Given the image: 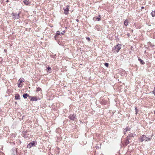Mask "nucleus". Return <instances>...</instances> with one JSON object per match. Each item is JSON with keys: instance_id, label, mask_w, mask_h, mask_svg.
I'll return each instance as SVG.
<instances>
[{"instance_id": "nucleus-1", "label": "nucleus", "mask_w": 155, "mask_h": 155, "mask_svg": "<svg viewBox=\"0 0 155 155\" xmlns=\"http://www.w3.org/2000/svg\"><path fill=\"white\" fill-rule=\"evenodd\" d=\"M152 137V136L151 137V138H148L146 137L145 135H143L141 136L140 141L142 142L143 141H148L150 140L151 139Z\"/></svg>"}, {"instance_id": "nucleus-2", "label": "nucleus", "mask_w": 155, "mask_h": 155, "mask_svg": "<svg viewBox=\"0 0 155 155\" xmlns=\"http://www.w3.org/2000/svg\"><path fill=\"white\" fill-rule=\"evenodd\" d=\"M114 48L115 52H118L121 48V45L118 44L117 45L114 47Z\"/></svg>"}, {"instance_id": "nucleus-3", "label": "nucleus", "mask_w": 155, "mask_h": 155, "mask_svg": "<svg viewBox=\"0 0 155 155\" xmlns=\"http://www.w3.org/2000/svg\"><path fill=\"white\" fill-rule=\"evenodd\" d=\"M37 144V142L36 141H33L29 143L27 145V147L30 148L32 147L35 146V145Z\"/></svg>"}, {"instance_id": "nucleus-4", "label": "nucleus", "mask_w": 155, "mask_h": 155, "mask_svg": "<svg viewBox=\"0 0 155 155\" xmlns=\"http://www.w3.org/2000/svg\"><path fill=\"white\" fill-rule=\"evenodd\" d=\"M69 6L68 5L66 6L65 8H64V13L65 15H67L68 13Z\"/></svg>"}, {"instance_id": "nucleus-5", "label": "nucleus", "mask_w": 155, "mask_h": 155, "mask_svg": "<svg viewBox=\"0 0 155 155\" xmlns=\"http://www.w3.org/2000/svg\"><path fill=\"white\" fill-rule=\"evenodd\" d=\"M19 14L13 13L12 15L13 16V18L14 19H18L19 18Z\"/></svg>"}, {"instance_id": "nucleus-6", "label": "nucleus", "mask_w": 155, "mask_h": 155, "mask_svg": "<svg viewBox=\"0 0 155 155\" xmlns=\"http://www.w3.org/2000/svg\"><path fill=\"white\" fill-rule=\"evenodd\" d=\"M75 116L76 115H71L68 117L71 120H74Z\"/></svg>"}, {"instance_id": "nucleus-7", "label": "nucleus", "mask_w": 155, "mask_h": 155, "mask_svg": "<svg viewBox=\"0 0 155 155\" xmlns=\"http://www.w3.org/2000/svg\"><path fill=\"white\" fill-rule=\"evenodd\" d=\"M129 140H130V138H127V137L126 138L125 140V144L126 145H127L130 142L129 141Z\"/></svg>"}, {"instance_id": "nucleus-8", "label": "nucleus", "mask_w": 155, "mask_h": 155, "mask_svg": "<svg viewBox=\"0 0 155 155\" xmlns=\"http://www.w3.org/2000/svg\"><path fill=\"white\" fill-rule=\"evenodd\" d=\"M100 18V17H95L93 18V20L95 21H97V20L98 21H100L101 20Z\"/></svg>"}, {"instance_id": "nucleus-9", "label": "nucleus", "mask_w": 155, "mask_h": 155, "mask_svg": "<svg viewBox=\"0 0 155 155\" xmlns=\"http://www.w3.org/2000/svg\"><path fill=\"white\" fill-rule=\"evenodd\" d=\"M130 128L128 127H127L126 128H125L124 131V134H126V132L127 131L130 130Z\"/></svg>"}, {"instance_id": "nucleus-10", "label": "nucleus", "mask_w": 155, "mask_h": 155, "mask_svg": "<svg viewBox=\"0 0 155 155\" xmlns=\"http://www.w3.org/2000/svg\"><path fill=\"white\" fill-rule=\"evenodd\" d=\"M23 2L24 4L26 5H28L30 3V2L29 1L27 0H24L23 1Z\"/></svg>"}, {"instance_id": "nucleus-11", "label": "nucleus", "mask_w": 155, "mask_h": 155, "mask_svg": "<svg viewBox=\"0 0 155 155\" xmlns=\"http://www.w3.org/2000/svg\"><path fill=\"white\" fill-rule=\"evenodd\" d=\"M47 69H48L47 72L48 73H50L51 72V68L50 67H48Z\"/></svg>"}, {"instance_id": "nucleus-12", "label": "nucleus", "mask_w": 155, "mask_h": 155, "mask_svg": "<svg viewBox=\"0 0 155 155\" xmlns=\"http://www.w3.org/2000/svg\"><path fill=\"white\" fill-rule=\"evenodd\" d=\"M138 61L140 62L142 64H145L144 62L140 58H138Z\"/></svg>"}, {"instance_id": "nucleus-13", "label": "nucleus", "mask_w": 155, "mask_h": 155, "mask_svg": "<svg viewBox=\"0 0 155 155\" xmlns=\"http://www.w3.org/2000/svg\"><path fill=\"white\" fill-rule=\"evenodd\" d=\"M134 136L133 134H128V136L127 137V138H130V137H132Z\"/></svg>"}, {"instance_id": "nucleus-14", "label": "nucleus", "mask_w": 155, "mask_h": 155, "mask_svg": "<svg viewBox=\"0 0 155 155\" xmlns=\"http://www.w3.org/2000/svg\"><path fill=\"white\" fill-rule=\"evenodd\" d=\"M31 100L33 101H36L37 100L36 97H32Z\"/></svg>"}, {"instance_id": "nucleus-15", "label": "nucleus", "mask_w": 155, "mask_h": 155, "mask_svg": "<svg viewBox=\"0 0 155 155\" xmlns=\"http://www.w3.org/2000/svg\"><path fill=\"white\" fill-rule=\"evenodd\" d=\"M28 96H29V95L28 94H23V97L25 99Z\"/></svg>"}, {"instance_id": "nucleus-16", "label": "nucleus", "mask_w": 155, "mask_h": 155, "mask_svg": "<svg viewBox=\"0 0 155 155\" xmlns=\"http://www.w3.org/2000/svg\"><path fill=\"white\" fill-rule=\"evenodd\" d=\"M124 25L125 26H127L128 24V22L127 20H126L124 22Z\"/></svg>"}, {"instance_id": "nucleus-17", "label": "nucleus", "mask_w": 155, "mask_h": 155, "mask_svg": "<svg viewBox=\"0 0 155 155\" xmlns=\"http://www.w3.org/2000/svg\"><path fill=\"white\" fill-rule=\"evenodd\" d=\"M15 98L16 99L18 100L20 99V95L18 94H17L15 96Z\"/></svg>"}, {"instance_id": "nucleus-18", "label": "nucleus", "mask_w": 155, "mask_h": 155, "mask_svg": "<svg viewBox=\"0 0 155 155\" xmlns=\"http://www.w3.org/2000/svg\"><path fill=\"white\" fill-rule=\"evenodd\" d=\"M12 151H15V152H14L13 153V154L14 155H16V154L17 153H16V149L15 148H14L12 149Z\"/></svg>"}, {"instance_id": "nucleus-19", "label": "nucleus", "mask_w": 155, "mask_h": 155, "mask_svg": "<svg viewBox=\"0 0 155 155\" xmlns=\"http://www.w3.org/2000/svg\"><path fill=\"white\" fill-rule=\"evenodd\" d=\"M24 79L23 78H20L19 80V81L20 82V83L24 82Z\"/></svg>"}, {"instance_id": "nucleus-20", "label": "nucleus", "mask_w": 155, "mask_h": 155, "mask_svg": "<svg viewBox=\"0 0 155 155\" xmlns=\"http://www.w3.org/2000/svg\"><path fill=\"white\" fill-rule=\"evenodd\" d=\"M151 15L153 17L155 16V10L154 11H152L151 13Z\"/></svg>"}, {"instance_id": "nucleus-21", "label": "nucleus", "mask_w": 155, "mask_h": 155, "mask_svg": "<svg viewBox=\"0 0 155 155\" xmlns=\"http://www.w3.org/2000/svg\"><path fill=\"white\" fill-rule=\"evenodd\" d=\"M60 32L59 31H57L56 35H60Z\"/></svg>"}, {"instance_id": "nucleus-22", "label": "nucleus", "mask_w": 155, "mask_h": 155, "mask_svg": "<svg viewBox=\"0 0 155 155\" xmlns=\"http://www.w3.org/2000/svg\"><path fill=\"white\" fill-rule=\"evenodd\" d=\"M41 88L40 87H38L37 88V90H36V91H40L41 90Z\"/></svg>"}, {"instance_id": "nucleus-23", "label": "nucleus", "mask_w": 155, "mask_h": 155, "mask_svg": "<svg viewBox=\"0 0 155 155\" xmlns=\"http://www.w3.org/2000/svg\"><path fill=\"white\" fill-rule=\"evenodd\" d=\"M152 93L155 96V87L154 88L153 91L152 92Z\"/></svg>"}, {"instance_id": "nucleus-24", "label": "nucleus", "mask_w": 155, "mask_h": 155, "mask_svg": "<svg viewBox=\"0 0 155 155\" xmlns=\"http://www.w3.org/2000/svg\"><path fill=\"white\" fill-rule=\"evenodd\" d=\"M104 65L105 66H106L107 67H108V64L107 63H106L104 64Z\"/></svg>"}, {"instance_id": "nucleus-25", "label": "nucleus", "mask_w": 155, "mask_h": 155, "mask_svg": "<svg viewBox=\"0 0 155 155\" xmlns=\"http://www.w3.org/2000/svg\"><path fill=\"white\" fill-rule=\"evenodd\" d=\"M86 39H87V41H90V38H89V37H87V38H86Z\"/></svg>"}, {"instance_id": "nucleus-26", "label": "nucleus", "mask_w": 155, "mask_h": 155, "mask_svg": "<svg viewBox=\"0 0 155 155\" xmlns=\"http://www.w3.org/2000/svg\"><path fill=\"white\" fill-rule=\"evenodd\" d=\"M64 33H65V31H62V32H61V35H64Z\"/></svg>"}, {"instance_id": "nucleus-27", "label": "nucleus", "mask_w": 155, "mask_h": 155, "mask_svg": "<svg viewBox=\"0 0 155 155\" xmlns=\"http://www.w3.org/2000/svg\"><path fill=\"white\" fill-rule=\"evenodd\" d=\"M76 21H77V22H78V21H79V20H78V19H76Z\"/></svg>"}, {"instance_id": "nucleus-28", "label": "nucleus", "mask_w": 155, "mask_h": 155, "mask_svg": "<svg viewBox=\"0 0 155 155\" xmlns=\"http://www.w3.org/2000/svg\"><path fill=\"white\" fill-rule=\"evenodd\" d=\"M20 83L19 84H18V87H20Z\"/></svg>"}, {"instance_id": "nucleus-29", "label": "nucleus", "mask_w": 155, "mask_h": 155, "mask_svg": "<svg viewBox=\"0 0 155 155\" xmlns=\"http://www.w3.org/2000/svg\"><path fill=\"white\" fill-rule=\"evenodd\" d=\"M144 8V7L142 6V7H141V8L142 9H143Z\"/></svg>"}, {"instance_id": "nucleus-30", "label": "nucleus", "mask_w": 155, "mask_h": 155, "mask_svg": "<svg viewBox=\"0 0 155 155\" xmlns=\"http://www.w3.org/2000/svg\"><path fill=\"white\" fill-rule=\"evenodd\" d=\"M135 109L136 110H137V107H135Z\"/></svg>"}, {"instance_id": "nucleus-31", "label": "nucleus", "mask_w": 155, "mask_h": 155, "mask_svg": "<svg viewBox=\"0 0 155 155\" xmlns=\"http://www.w3.org/2000/svg\"><path fill=\"white\" fill-rule=\"evenodd\" d=\"M4 51H6V50H5H5H4Z\"/></svg>"}, {"instance_id": "nucleus-32", "label": "nucleus", "mask_w": 155, "mask_h": 155, "mask_svg": "<svg viewBox=\"0 0 155 155\" xmlns=\"http://www.w3.org/2000/svg\"><path fill=\"white\" fill-rule=\"evenodd\" d=\"M8 0L7 1V2H8Z\"/></svg>"}]
</instances>
